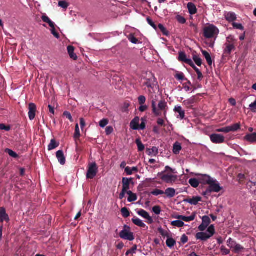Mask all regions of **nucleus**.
<instances>
[{
	"label": "nucleus",
	"mask_w": 256,
	"mask_h": 256,
	"mask_svg": "<svg viewBox=\"0 0 256 256\" xmlns=\"http://www.w3.org/2000/svg\"><path fill=\"white\" fill-rule=\"evenodd\" d=\"M137 214L142 216V218L146 219L148 220V223L149 224H152L153 223L154 220L150 216L149 214L144 210H140L137 212Z\"/></svg>",
	"instance_id": "obj_13"
},
{
	"label": "nucleus",
	"mask_w": 256,
	"mask_h": 256,
	"mask_svg": "<svg viewBox=\"0 0 256 256\" xmlns=\"http://www.w3.org/2000/svg\"><path fill=\"white\" fill-rule=\"evenodd\" d=\"M108 124V120L106 118H104L99 122V125L102 128H104Z\"/></svg>",
	"instance_id": "obj_49"
},
{
	"label": "nucleus",
	"mask_w": 256,
	"mask_h": 256,
	"mask_svg": "<svg viewBox=\"0 0 256 256\" xmlns=\"http://www.w3.org/2000/svg\"><path fill=\"white\" fill-rule=\"evenodd\" d=\"M176 19L179 23L182 24H184L186 22V19L180 15H177L176 16Z\"/></svg>",
	"instance_id": "obj_59"
},
{
	"label": "nucleus",
	"mask_w": 256,
	"mask_h": 256,
	"mask_svg": "<svg viewBox=\"0 0 256 256\" xmlns=\"http://www.w3.org/2000/svg\"><path fill=\"white\" fill-rule=\"evenodd\" d=\"M68 53L70 58L74 60H76L78 58L76 55L74 53V47L69 46L67 48Z\"/></svg>",
	"instance_id": "obj_27"
},
{
	"label": "nucleus",
	"mask_w": 256,
	"mask_h": 256,
	"mask_svg": "<svg viewBox=\"0 0 256 256\" xmlns=\"http://www.w3.org/2000/svg\"><path fill=\"white\" fill-rule=\"evenodd\" d=\"M195 175L198 176L200 183L203 184H208L212 178L208 174H196Z\"/></svg>",
	"instance_id": "obj_9"
},
{
	"label": "nucleus",
	"mask_w": 256,
	"mask_h": 256,
	"mask_svg": "<svg viewBox=\"0 0 256 256\" xmlns=\"http://www.w3.org/2000/svg\"><path fill=\"white\" fill-rule=\"evenodd\" d=\"M9 220V217L6 213V209L3 207L0 208V222H3L4 220L8 222Z\"/></svg>",
	"instance_id": "obj_16"
},
{
	"label": "nucleus",
	"mask_w": 256,
	"mask_h": 256,
	"mask_svg": "<svg viewBox=\"0 0 256 256\" xmlns=\"http://www.w3.org/2000/svg\"><path fill=\"white\" fill-rule=\"evenodd\" d=\"M194 102V98H191L186 100L183 102V104L188 108H190L192 104Z\"/></svg>",
	"instance_id": "obj_38"
},
{
	"label": "nucleus",
	"mask_w": 256,
	"mask_h": 256,
	"mask_svg": "<svg viewBox=\"0 0 256 256\" xmlns=\"http://www.w3.org/2000/svg\"><path fill=\"white\" fill-rule=\"evenodd\" d=\"M164 194H165L168 198H172L176 195V192L174 188H169L166 190L164 192Z\"/></svg>",
	"instance_id": "obj_20"
},
{
	"label": "nucleus",
	"mask_w": 256,
	"mask_h": 256,
	"mask_svg": "<svg viewBox=\"0 0 256 256\" xmlns=\"http://www.w3.org/2000/svg\"><path fill=\"white\" fill-rule=\"evenodd\" d=\"M171 225L178 228H182L184 226V224L182 220H178L172 222Z\"/></svg>",
	"instance_id": "obj_35"
},
{
	"label": "nucleus",
	"mask_w": 256,
	"mask_h": 256,
	"mask_svg": "<svg viewBox=\"0 0 256 256\" xmlns=\"http://www.w3.org/2000/svg\"><path fill=\"white\" fill-rule=\"evenodd\" d=\"M230 126L231 132H235L240 128V124L237 123Z\"/></svg>",
	"instance_id": "obj_50"
},
{
	"label": "nucleus",
	"mask_w": 256,
	"mask_h": 256,
	"mask_svg": "<svg viewBox=\"0 0 256 256\" xmlns=\"http://www.w3.org/2000/svg\"><path fill=\"white\" fill-rule=\"evenodd\" d=\"M138 171V168L137 167H132L130 168L127 166L125 168V172L126 174L128 176H130L132 174L133 172H136Z\"/></svg>",
	"instance_id": "obj_31"
},
{
	"label": "nucleus",
	"mask_w": 256,
	"mask_h": 256,
	"mask_svg": "<svg viewBox=\"0 0 256 256\" xmlns=\"http://www.w3.org/2000/svg\"><path fill=\"white\" fill-rule=\"evenodd\" d=\"M42 19L43 22L48 23L50 27L53 26V24L54 23L49 18L48 16H42Z\"/></svg>",
	"instance_id": "obj_39"
},
{
	"label": "nucleus",
	"mask_w": 256,
	"mask_h": 256,
	"mask_svg": "<svg viewBox=\"0 0 256 256\" xmlns=\"http://www.w3.org/2000/svg\"><path fill=\"white\" fill-rule=\"evenodd\" d=\"M59 144L57 143L54 139L50 140V144L48 146V150H52L58 146Z\"/></svg>",
	"instance_id": "obj_37"
},
{
	"label": "nucleus",
	"mask_w": 256,
	"mask_h": 256,
	"mask_svg": "<svg viewBox=\"0 0 256 256\" xmlns=\"http://www.w3.org/2000/svg\"><path fill=\"white\" fill-rule=\"evenodd\" d=\"M193 60L194 61L195 63L198 66H200L202 64V60L199 57V56L196 55H194L193 56Z\"/></svg>",
	"instance_id": "obj_46"
},
{
	"label": "nucleus",
	"mask_w": 256,
	"mask_h": 256,
	"mask_svg": "<svg viewBox=\"0 0 256 256\" xmlns=\"http://www.w3.org/2000/svg\"><path fill=\"white\" fill-rule=\"evenodd\" d=\"M216 132L228 133V132H231V130H230V126H227V127H225V128H222L218 129V130H216Z\"/></svg>",
	"instance_id": "obj_55"
},
{
	"label": "nucleus",
	"mask_w": 256,
	"mask_h": 256,
	"mask_svg": "<svg viewBox=\"0 0 256 256\" xmlns=\"http://www.w3.org/2000/svg\"><path fill=\"white\" fill-rule=\"evenodd\" d=\"M58 4L59 6L63 8H66L68 7V3L65 1H60Z\"/></svg>",
	"instance_id": "obj_63"
},
{
	"label": "nucleus",
	"mask_w": 256,
	"mask_h": 256,
	"mask_svg": "<svg viewBox=\"0 0 256 256\" xmlns=\"http://www.w3.org/2000/svg\"><path fill=\"white\" fill-rule=\"evenodd\" d=\"M132 181V178H124L122 180V190L128 192L130 189V184Z\"/></svg>",
	"instance_id": "obj_19"
},
{
	"label": "nucleus",
	"mask_w": 256,
	"mask_h": 256,
	"mask_svg": "<svg viewBox=\"0 0 256 256\" xmlns=\"http://www.w3.org/2000/svg\"><path fill=\"white\" fill-rule=\"evenodd\" d=\"M6 152H7L8 154L12 158H16L18 157V154L13 150L10 149L6 148Z\"/></svg>",
	"instance_id": "obj_57"
},
{
	"label": "nucleus",
	"mask_w": 256,
	"mask_h": 256,
	"mask_svg": "<svg viewBox=\"0 0 256 256\" xmlns=\"http://www.w3.org/2000/svg\"><path fill=\"white\" fill-rule=\"evenodd\" d=\"M151 194L155 196H158L164 194V192L160 190L155 189L151 192Z\"/></svg>",
	"instance_id": "obj_51"
},
{
	"label": "nucleus",
	"mask_w": 256,
	"mask_h": 256,
	"mask_svg": "<svg viewBox=\"0 0 256 256\" xmlns=\"http://www.w3.org/2000/svg\"><path fill=\"white\" fill-rule=\"evenodd\" d=\"M176 244V240L172 238H168L166 244L169 248H172Z\"/></svg>",
	"instance_id": "obj_36"
},
{
	"label": "nucleus",
	"mask_w": 256,
	"mask_h": 256,
	"mask_svg": "<svg viewBox=\"0 0 256 256\" xmlns=\"http://www.w3.org/2000/svg\"><path fill=\"white\" fill-rule=\"evenodd\" d=\"M178 60L180 61L184 62L186 64L190 65V66L191 65H193L194 62H193L192 60L190 58H187V56H186V54L184 52H179Z\"/></svg>",
	"instance_id": "obj_14"
},
{
	"label": "nucleus",
	"mask_w": 256,
	"mask_h": 256,
	"mask_svg": "<svg viewBox=\"0 0 256 256\" xmlns=\"http://www.w3.org/2000/svg\"><path fill=\"white\" fill-rule=\"evenodd\" d=\"M51 28V29H50V32H51V33L52 35H54V36L56 38H59V34L58 32H56V29H55V28H54V24H53V26L52 27H50Z\"/></svg>",
	"instance_id": "obj_58"
},
{
	"label": "nucleus",
	"mask_w": 256,
	"mask_h": 256,
	"mask_svg": "<svg viewBox=\"0 0 256 256\" xmlns=\"http://www.w3.org/2000/svg\"><path fill=\"white\" fill-rule=\"evenodd\" d=\"M158 231L162 237L167 238L169 237V234L168 232L164 230L162 228H158Z\"/></svg>",
	"instance_id": "obj_41"
},
{
	"label": "nucleus",
	"mask_w": 256,
	"mask_h": 256,
	"mask_svg": "<svg viewBox=\"0 0 256 256\" xmlns=\"http://www.w3.org/2000/svg\"><path fill=\"white\" fill-rule=\"evenodd\" d=\"M150 98L151 100L152 113L156 116H161L162 113L164 118L166 120V115L168 110V106L166 101L164 100H162L158 101V103L156 104V102L158 101V96L152 94Z\"/></svg>",
	"instance_id": "obj_1"
},
{
	"label": "nucleus",
	"mask_w": 256,
	"mask_h": 256,
	"mask_svg": "<svg viewBox=\"0 0 256 256\" xmlns=\"http://www.w3.org/2000/svg\"><path fill=\"white\" fill-rule=\"evenodd\" d=\"M174 111L176 113L178 114V116H177L178 118H180V120H183L185 116V112L182 109V107L180 106H176L174 108Z\"/></svg>",
	"instance_id": "obj_17"
},
{
	"label": "nucleus",
	"mask_w": 256,
	"mask_h": 256,
	"mask_svg": "<svg viewBox=\"0 0 256 256\" xmlns=\"http://www.w3.org/2000/svg\"><path fill=\"white\" fill-rule=\"evenodd\" d=\"M225 48L224 50V53L226 54H230L232 51L236 49V46L224 44Z\"/></svg>",
	"instance_id": "obj_21"
},
{
	"label": "nucleus",
	"mask_w": 256,
	"mask_h": 256,
	"mask_svg": "<svg viewBox=\"0 0 256 256\" xmlns=\"http://www.w3.org/2000/svg\"><path fill=\"white\" fill-rule=\"evenodd\" d=\"M152 211L156 214L158 215L160 214L161 209L160 206H156L152 208Z\"/></svg>",
	"instance_id": "obj_52"
},
{
	"label": "nucleus",
	"mask_w": 256,
	"mask_h": 256,
	"mask_svg": "<svg viewBox=\"0 0 256 256\" xmlns=\"http://www.w3.org/2000/svg\"><path fill=\"white\" fill-rule=\"evenodd\" d=\"M146 81L144 82V84L149 88L148 91L150 96L152 94H154V93L156 90H158V86L156 78L153 76H152L150 78H146Z\"/></svg>",
	"instance_id": "obj_4"
},
{
	"label": "nucleus",
	"mask_w": 256,
	"mask_h": 256,
	"mask_svg": "<svg viewBox=\"0 0 256 256\" xmlns=\"http://www.w3.org/2000/svg\"><path fill=\"white\" fill-rule=\"evenodd\" d=\"M132 222L141 228H145L146 226V224L140 218H135L132 219Z\"/></svg>",
	"instance_id": "obj_29"
},
{
	"label": "nucleus",
	"mask_w": 256,
	"mask_h": 256,
	"mask_svg": "<svg viewBox=\"0 0 256 256\" xmlns=\"http://www.w3.org/2000/svg\"><path fill=\"white\" fill-rule=\"evenodd\" d=\"M121 212L124 218H128L130 216V214L128 209L126 208H123L121 209Z\"/></svg>",
	"instance_id": "obj_43"
},
{
	"label": "nucleus",
	"mask_w": 256,
	"mask_h": 256,
	"mask_svg": "<svg viewBox=\"0 0 256 256\" xmlns=\"http://www.w3.org/2000/svg\"><path fill=\"white\" fill-rule=\"evenodd\" d=\"M220 251L222 254L224 255H228L230 254V250L226 248L224 246H222L220 247Z\"/></svg>",
	"instance_id": "obj_56"
},
{
	"label": "nucleus",
	"mask_w": 256,
	"mask_h": 256,
	"mask_svg": "<svg viewBox=\"0 0 256 256\" xmlns=\"http://www.w3.org/2000/svg\"><path fill=\"white\" fill-rule=\"evenodd\" d=\"M98 167L95 162L90 164L88 167L86 178L92 179L95 177L98 172Z\"/></svg>",
	"instance_id": "obj_8"
},
{
	"label": "nucleus",
	"mask_w": 256,
	"mask_h": 256,
	"mask_svg": "<svg viewBox=\"0 0 256 256\" xmlns=\"http://www.w3.org/2000/svg\"><path fill=\"white\" fill-rule=\"evenodd\" d=\"M210 220L208 216H205L202 218V223L206 224V226H208L210 224Z\"/></svg>",
	"instance_id": "obj_47"
},
{
	"label": "nucleus",
	"mask_w": 256,
	"mask_h": 256,
	"mask_svg": "<svg viewBox=\"0 0 256 256\" xmlns=\"http://www.w3.org/2000/svg\"><path fill=\"white\" fill-rule=\"evenodd\" d=\"M232 248H234V250L236 253H238L244 249V247H242L240 244L236 243Z\"/></svg>",
	"instance_id": "obj_45"
},
{
	"label": "nucleus",
	"mask_w": 256,
	"mask_h": 256,
	"mask_svg": "<svg viewBox=\"0 0 256 256\" xmlns=\"http://www.w3.org/2000/svg\"><path fill=\"white\" fill-rule=\"evenodd\" d=\"M136 143L138 146V150L142 152L144 149V146L139 139H136Z\"/></svg>",
	"instance_id": "obj_40"
},
{
	"label": "nucleus",
	"mask_w": 256,
	"mask_h": 256,
	"mask_svg": "<svg viewBox=\"0 0 256 256\" xmlns=\"http://www.w3.org/2000/svg\"><path fill=\"white\" fill-rule=\"evenodd\" d=\"M173 218H176L178 220H180L182 222L184 221L186 222H190L194 220L195 219L196 214L193 213L192 215L188 216H186L182 215H176L174 216Z\"/></svg>",
	"instance_id": "obj_12"
},
{
	"label": "nucleus",
	"mask_w": 256,
	"mask_h": 256,
	"mask_svg": "<svg viewBox=\"0 0 256 256\" xmlns=\"http://www.w3.org/2000/svg\"><path fill=\"white\" fill-rule=\"evenodd\" d=\"M226 20L229 22H233L236 19V14L232 12H228L225 14Z\"/></svg>",
	"instance_id": "obj_22"
},
{
	"label": "nucleus",
	"mask_w": 256,
	"mask_h": 256,
	"mask_svg": "<svg viewBox=\"0 0 256 256\" xmlns=\"http://www.w3.org/2000/svg\"><path fill=\"white\" fill-rule=\"evenodd\" d=\"M158 176H160V179L166 184H172L174 182L176 179L177 176L172 174H164V172H159Z\"/></svg>",
	"instance_id": "obj_7"
},
{
	"label": "nucleus",
	"mask_w": 256,
	"mask_h": 256,
	"mask_svg": "<svg viewBox=\"0 0 256 256\" xmlns=\"http://www.w3.org/2000/svg\"><path fill=\"white\" fill-rule=\"evenodd\" d=\"M128 40L134 44L138 43V40L132 34H130L128 38Z\"/></svg>",
	"instance_id": "obj_54"
},
{
	"label": "nucleus",
	"mask_w": 256,
	"mask_h": 256,
	"mask_svg": "<svg viewBox=\"0 0 256 256\" xmlns=\"http://www.w3.org/2000/svg\"><path fill=\"white\" fill-rule=\"evenodd\" d=\"M158 27L164 35L168 36V32L167 31L166 28L164 27V26L162 24H160L158 26Z\"/></svg>",
	"instance_id": "obj_48"
},
{
	"label": "nucleus",
	"mask_w": 256,
	"mask_h": 256,
	"mask_svg": "<svg viewBox=\"0 0 256 256\" xmlns=\"http://www.w3.org/2000/svg\"><path fill=\"white\" fill-rule=\"evenodd\" d=\"M64 116H65L67 118H68L71 122H73L72 118L70 112L67 111L64 112Z\"/></svg>",
	"instance_id": "obj_64"
},
{
	"label": "nucleus",
	"mask_w": 256,
	"mask_h": 256,
	"mask_svg": "<svg viewBox=\"0 0 256 256\" xmlns=\"http://www.w3.org/2000/svg\"><path fill=\"white\" fill-rule=\"evenodd\" d=\"M208 185V188L202 193V196L205 197L210 196L212 192H218L222 190V187L220 186L219 182L213 178Z\"/></svg>",
	"instance_id": "obj_2"
},
{
	"label": "nucleus",
	"mask_w": 256,
	"mask_h": 256,
	"mask_svg": "<svg viewBox=\"0 0 256 256\" xmlns=\"http://www.w3.org/2000/svg\"><path fill=\"white\" fill-rule=\"evenodd\" d=\"M120 236L121 238L132 241L134 239L133 232L130 230V228L124 225L123 230L120 232Z\"/></svg>",
	"instance_id": "obj_6"
},
{
	"label": "nucleus",
	"mask_w": 256,
	"mask_h": 256,
	"mask_svg": "<svg viewBox=\"0 0 256 256\" xmlns=\"http://www.w3.org/2000/svg\"><path fill=\"white\" fill-rule=\"evenodd\" d=\"M211 141L214 144H222L224 141V137L220 134H212L210 136Z\"/></svg>",
	"instance_id": "obj_10"
},
{
	"label": "nucleus",
	"mask_w": 256,
	"mask_h": 256,
	"mask_svg": "<svg viewBox=\"0 0 256 256\" xmlns=\"http://www.w3.org/2000/svg\"><path fill=\"white\" fill-rule=\"evenodd\" d=\"M138 103L140 105L144 104V103L146 101V97L144 96H140L138 98Z\"/></svg>",
	"instance_id": "obj_61"
},
{
	"label": "nucleus",
	"mask_w": 256,
	"mask_h": 256,
	"mask_svg": "<svg viewBox=\"0 0 256 256\" xmlns=\"http://www.w3.org/2000/svg\"><path fill=\"white\" fill-rule=\"evenodd\" d=\"M127 194L128 195V202H133L137 200V196L136 194L132 192V191H128Z\"/></svg>",
	"instance_id": "obj_30"
},
{
	"label": "nucleus",
	"mask_w": 256,
	"mask_h": 256,
	"mask_svg": "<svg viewBox=\"0 0 256 256\" xmlns=\"http://www.w3.org/2000/svg\"><path fill=\"white\" fill-rule=\"evenodd\" d=\"M218 28L214 24H209L206 26L203 30L204 36L207 38H214L216 40L219 34Z\"/></svg>",
	"instance_id": "obj_3"
},
{
	"label": "nucleus",
	"mask_w": 256,
	"mask_h": 256,
	"mask_svg": "<svg viewBox=\"0 0 256 256\" xmlns=\"http://www.w3.org/2000/svg\"><path fill=\"white\" fill-rule=\"evenodd\" d=\"M140 118L138 117L134 118L130 124L131 128L134 130H138L139 126Z\"/></svg>",
	"instance_id": "obj_23"
},
{
	"label": "nucleus",
	"mask_w": 256,
	"mask_h": 256,
	"mask_svg": "<svg viewBox=\"0 0 256 256\" xmlns=\"http://www.w3.org/2000/svg\"><path fill=\"white\" fill-rule=\"evenodd\" d=\"M190 66L198 74V78L199 80H201L202 78V73L200 72V70L195 66L194 63L193 65H191Z\"/></svg>",
	"instance_id": "obj_42"
},
{
	"label": "nucleus",
	"mask_w": 256,
	"mask_h": 256,
	"mask_svg": "<svg viewBox=\"0 0 256 256\" xmlns=\"http://www.w3.org/2000/svg\"><path fill=\"white\" fill-rule=\"evenodd\" d=\"M36 105L34 103H30L28 105V118L30 120H33L36 116Z\"/></svg>",
	"instance_id": "obj_11"
},
{
	"label": "nucleus",
	"mask_w": 256,
	"mask_h": 256,
	"mask_svg": "<svg viewBox=\"0 0 256 256\" xmlns=\"http://www.w3.org/2000/svg\"><path fill=\"white\" fill-rule=\"evenodd\" d=\"M188 182L194 188L198 187L200 184L198 178H190Z\"/></svg>",
	"instance_id": "obj_33"
},
{
	"label": "nucleus",
	"mask_w": 256,
	"mask_h": 256,
	"mask_svg": "<svg viewBox=\"0 0 256 256\" xmlns=\"http://www.w3.org/2000/svg\"><path fill=\"white\" fill-rule=\"evenodd\" d=\"M80 136V132L79 129L78 124H76L75 127V132L74 134V138L75 139L78 138Z\"/></svg>",
	"instance_id": "obj_44"
},
{
	"label": "nucleus",
	"mask_w": 256,
	"mask_h": 256,
	"mask_svg": "<svg viewBox=\"0 0 256 256\" xmlns=\"http://www.w3.org/2000/svg\"><path fill=\"white\" fill-rule=\"evenodd\" d=\"M232 24L233 27L236 29L240 30H244V26L240 24L233 22Z\"/></svg>",
	"instance_id": "obj_60"
},
{
	"label": "nucleus",
	"mask_w": 256,
	"mask_h": 256,
	"mask_svg": "<svg viewBox=\"0 0 256 256\" xmlns=\"http://www.w3.org/2000/svg\"><path fill=\"white\" fill-rule=\"evenodd\" d=\"M146 21H147L148 23L152 28H153L156 30L157 28H156V25L154 24V22L150 18H147Z\"/></svg>",
	"instance_id": "obj_62"
},
{
	"label": "nucleus",
	"mask_w": 256,
	"mask_h": 256,
	"mask_svg": "<svg viewBox=\"0 0 256 256\" xmlns=\"http://www.w3.org/2000/svg\"><path fill=\"white\" fill-rule=\"evenodd\" d=\"M236 242L232 238H229L227 241V245L230 248H232Z\"/></svg>",
	"instance_id": "obj_53"
},
{
	"label": "nucleus",
	"mask_w": 256,
	"mask_h": 256,
	"mask_svg": "<svg viewBox=\"0 0 256 256\" xmlns=\"http://www.w3.org/2000/svg\"><path fill=\"white\" fill-rule=\"evenodd\" d=\"M56 156L58 160V162L62 165L66 163V158L64 156V152L62 150H60L56 152Z\"/></svg>",
	"instance_id": "obj_18"
},
{
	"label": "nucleus",
	"mask_w": 256,
	"mask_h": 256,
	"mask_svg": "<svg viewBox=\"0 0 256 256\" xmlns=\"http://www.w3.org/2000/svg\"><path fill=\"white\" fill-rule=\"evenodd\" d=\"M244 140L250 142H256V132L246 134L244 137Z\"/></svg>",
	"instance_id": "obj_25"
},
{
	"label": "nucleus",
	"mask_w": 256,
	"mask_h": 256,
	"mask_svg": "<svg viewBox=\"0 0 256 256\" xmlns=\"http://www.w3.org/2000/svg\"><path fill=\"white\" fill-rule=\"evenodd\" d=\"M187 6L188 10L189 13L190 14H196V12H197V9L196 8V6L192 2H189Z\"/></svg>",
	"instance_id": "obj_28"
},
{
	"label": "nucleus",
	"mask_w": 256,
	"mask_h": 256,
	"mask_svg": "<svg viewBox=\"0 0 256 256\" xmlns=\"http://www.w3.org/2000/svg\"><path fill=\"white\" fill-rule=\"evenodd\" d=\"M214 226L211 225L208 228L206 232H200L197 233L196 238L201 240H206L214 234Z\"/></svg>",
	"instance_id": "obj_5"
},
{
	"label": "nucleus",
	"mask_w": 256,
	"mask_h": 256,
	"mask_svg": "<svg viewBox=\"0 0 256 256\" xmlns=\"http://www.w3.org/2000/svg\"><path fill=\"white\" fill-rule=\"evenodd\" d=\"M146 153L150 156H156L158 153V148L153 146L152 148H147Z\"/></svg>",
	"instance_id": "obj_24"
},
{
	"label": "nucleus",
	"mask_w": 256,
	"mask_h": 256,
	"mask_svg": "<svg viewBox=\"0 0 256 256\" xmlns=\"http://www.w3.org/2000/svg\"><path fill=\"white\" fill-rule=\"evenodd\" d=\"M202 54L203 56H204L205 58L206 59V60L209 66H211L212 64V60L211 56L209 53L205 50L202 51Z\"/></svg>",
	"instance_id": "obj_32"
},
{
	"label": "nucleus",
	"mask_w": 256,
	"mask_h": 256,
	"mask_svg": "<svg viewBox=\"0 0 256 256\" xmlns=\"http://www.w3.org/2000/svg\"><path fill=\"white\" fill-rule=\"evenodd\" d=\"M182 148L181 144L180 142H176L173 145L172 152L174 154H178L180 153V152Z\"/></svg>",
	"instance_id": "obj_26"
},
{
	"label": "nucleus",
	"mask_w": 256,
	"mask_h": 256,
	"mask_svg": "<svg viewBox=\"0 0 256 256\" xmlns=\"http://www.w3.org/2000/svg\"><path fill=\"white\" fill-rule=\"evenodd\" d=\"M236 40L235 39L234 36L230 35L227 37L226 44L236 46Z\"/></svg>",
	"instance_id": "obj_34"
},
{
	"label": "nucleus",
	"mask_w": 256,
	"mask_h": 256,
	"mask_svg": "<svg viewBox=\"0 0 256 256\" xmlns=\"http://www.w3.org/2000/svg\"><path fill=\"white\" fill-rule=\"evenodd\" d=\"M201 201L202 198L200 196H194L192 198H187L184 200V202L194 206L196 205L198 202Z\"/></svg>",
	"instance_id": "obj_15"
}]
</instances>
